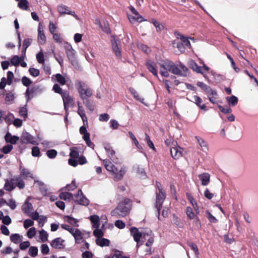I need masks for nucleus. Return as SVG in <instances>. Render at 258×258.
<instances>
[{
	"instance_id": "f257e3e1",
	"label": "nucleus",
	"mask_w": 258,
	"mask_h": 258,
	"mask_svg": "<svg viewBox=\"0 0 258 258\" xmlns=\"http://www.w3.org/2000/svg\"><path fill=\"white\" fill-rule=\"evenodd\" d=\"M131 233L135 241L137 243V247H139L146 240H147V242L146 245L147 247L151 246L154 242V238L152 236V232L150 230H148L146 233H143L140 232L138 229L133 227L131 229Z\"/></svg>"
},
{
	"instance_id": "f03ea898",
	"label": "nucleus",
	"mask_w": 258,
	"mask_h": 258,
	"mask_svg": "<svg viewBox=\"0 0 258 258\" xmlns=\"http://www.w3.org/2000/svg\"><path fill=\"white\" fill-rule=\"evenodd\" d=\"M131 209L130 200L128 199H124L120 202L114 210L111 212V215L116 218L124 217L127 215Z\"/></svg>"
},
{
	"instance_id": "7ed1b4c3",
	"label": "nucleus",
	"mask_w": 258,
	"mask_h": 258,
	"mask_svg": "<svg viewBox=\"0 0 258 258\" xmlns=\"http://www.w3.org/2000/svg\"><path fill=\"white\" fill-rule=\"evenodd\" d=\"M104 164L106 169L109 172L113 173L114 178L116 180H120L126 171V168L124 166L118 168L115 166L111 162L104 160Z\"/></svg>"
},
{
	"instance_id": "20e7f679",
	"label": "nucleus",
	"mask_w": 258,
	"mask_h": 258,
	"mask_svg": "<svg viewBox=\"0 0 258 258\" xmlns=\"http://www.w3.org/2000/svg\"><path fill=\"white\" fill-rule=\"evenodd\" d=\"M158 191L157 192L156 207L158 211V217L159 220H161L160 218V210L162 206V204L165 199V193L161 188V184H157Z\"/></svg>"
},
{
	"instance_id": "39448f33",
	"label": "nucleus",
	"mask_w": 258,
	"mask_h": 258,
	"mask_svg": "<svg viewBox=\"0 0 258 258\" xmlns=\"http://www.w3.org/2000/svg\"><path fill=\"white\" fill-rule=\"evenodd\" d=\"M131 13L128 14V19L130 23L134 24L136 22H142L145 20L143 17L141 16L138 11L133 7L130 6L128 7Z\"/></svg>"
},
{
	"instance_id": "423d86ee",
	"label": "nucleus",
	"mask_w": 258,
	"mask_h": 258,
	"mask_svg": "<svg viewBox=\"0 0 258 258\" xmlns=\"http://www.w3.org/2000/svg\"><path fill=\"white\" fill-rule=\"evenodd\" d=\"M64 49L69 59L71 61L72 64L74 66L78 65V62L76 60V51L73 49L72 45L66 43L64 45Z\"/></svg>"
},
{
	"instance_id": "0eeeda50",
	"label": "nucleus",
	"mask_w": 258,
	"mask_h": 258,
	"mask_svg": "<svg viewBox=\"0 0 258 258\" xmlns=\"http://www.w3.org/2000/svg\"><path fill=\"white\" fill-rule=\"evenodd\" d=\"M201 63L203 64V67H199L196 62L193 60H190L188 62L189 67L194 71L198 73H200L202 74L204 77H206L204 70H206V71H210V68L206 64H205L203 61L201 62Z\"/></svg>"
},
{
	"instance_id": "6e6552de",
	"label": "nucleus",
	"mask_w": 258,
	"mask_h": 258,
	"mask_svg": "<svg viewBox=\"0 0 258 258\" xmlns=\"http://www.w3.org/2000/svg\"><path fill=\"white\" fill-rule=\"evenodd\" d=\"M62 98L63 102L64 109L66 110V119H67V116L68 114V107L69 106L73 105L74 101L73 98L70 96L69 93L68 92H64L63 94H62Z\"/></svg>"
},
{
	"instance_id": "1a4fd4ad",
	"label": "nucleus",
	"mask_w": 258,
	"mask_h": 258,
	"mask_svg": "<svg viewBox=\"0 0 258 258\" xmlns=\"http://www.w3.org/2000/svg\"><path fill=\"white\" fill-rule=\"evenodd\" d=\"M76 86L82 98L85 99L91 96L92 92L91 90L82 83L79 82Z\"/></svg>"
},
{
	"instance_id": "9d476101",
	"label": "nucleus",
	"mask_w": 258,
	"mask_h": 258,
	"mask_svg": "<svg viewBox=\"0 0 258 258\" xmlns=\"http://www.w3.org/2000/svg\"><path fill=\"white\" fill-rule=\"evenodd\" d=\"M74 201L78 204L85 206H88L89 201L83 195L81 190H79L78 194L74 197Z\"/></svg>"
},
{
	"instance_id": "9b49d317",
	"label": "nucleus",
	"mask_w": 258,
	"mask_h": 258,
	"mask_svg": "<svg viewBox=\"0 0 258 258\" xmlns=\"http://www.w3.org/2000/svg\"><path fill=\"white\" fill-rule=\"evenodd\" d=\"M70 156V158L68 160L69 165L74 167L77 166L78 165L77 159L79 157V153L76 148L71 149Z\"/></svg>"
},
{
	"instance_id": "f8f14e48",
	"label": "nucleus",
	"mask_w": 258,
	"mask_h": 258,
	"mask_svg": "<svg viewBox=\"0 0 258 258\" xmlns=\"http://www.w3.org/2000/svg\"><path fill=\"white\" fill-rule=\"evenodd\" d=\"M95 23L98 25L103 32L106 33L110 32L109 24L105 18H101V19H97L95 20Z\"/></svg>"
},
{
	"instance_id": "ddd939ff",
	"label": "nucleus",
	"mask_w": 258,
	"mask_h": 258,
	"mask_svg": "<svg viewBox=\"0 0 258 258\" xmlns=\"http://www.w3.org/2000/svg\"><path fill=\"white\" fill-rule=\"evenodd\" d=\"M57 10L60 15L68 14L73 16L77 20H79L78 17L76 15L74 12L69 10V8L65 5H60L57 7Z\"/></svg>"
},
{
	"instance_id": "4468645a",
	"label": "nucleus",
	"mask_w": 258,
	"mask_h": 258,
	"mask_svg": "<svg viewBox=\"0 0 258 258\" xmlns=\"http://www.w3.org/2000/svg\"><path fill=\"white\" fill-rule=\"evenodd\" d=\"M146 66L148 70L152 73V74L156 77H158V68L159 65L158 63H156L152 60H148L146 62Z\"/></svg>"
},
{
	"instance_id": "2eb2a0df",
	"label": "nucleus",
	"mask_w": 258,
	"mask_h": 258,
	"mask_svg": "<svg viewBox=\"0 0 258 258\" xmlns=\"http://www.w3.org/2000/svg\"><path fill=\"white\" fill-rule=\"evenodd\" d=\"M168 62H169V60H162L158 62V64L160 67V73L161 75L164 77H167L169 76V71L168 68H167L166 64Z\"/></svg>"
},
{
	"instance_id": "dca6fc26",
	"label": "nucleus",
	"mask_w": 258,
	"mask_h": 258,
	"mask_svg": "<svg viewBox=\"0 0 258 258\" xmlns=\"http://www.w3.org/2000/svg\"><path fill=\"white\" fill-rule=\"evenodd\" d=\"M182 149L177 144L170 148V153L172 158L179 159L182 156Z\"/></svg>"
},
{
	"instance_id": "f3484780",
	"label": "nucleus",
	"mask_w": 258,
	"mask_h": 258,
	"mask_svg": "<svg viewBox=\"0 0 258 258\" xmlns=\"http://www.w3.org/2000/svg\"><path fill=\"white\" fill-rule=\"evenodd\" d=\"M112 48L116 56L119 58L121 57V47L119 42L115 39L111 40Z\"/></svg>"
},
{
	"instance_id": "a211bd4d",
	"label": "nucleus",
	"mask_w": 258,
	"mask_h": 258,
	"mask_svg": "<svg viewBox=\"0 0 258 258\" xmlns=\"http://www.w3.org/2000/svg\"><path fill=\"white\" fill-rule=\"evenodd\" d=\"M134 172L136 176L139 178L145 179L147 177V174L145 169L141 166L137 165L134 167Z\"/></svg>"
},
{
	"instance_id": "6ab92c4d",
	"label": "nucleus",
	"mask_w": 258,
	"mask_h": 258,
	"mask_svg": "<svg viewBox=\"0 0 258 258\" xmlns=\"http://www.w3.org/2000/svg\"><path fill=\"white\" fill-rule=\"evenodd\" d=\"M50 245L54 248L61 249L64 247L65 241L61 238H56L51 241Z\"/></svg>"
},
{
	"instance_id": "aec40b11",
	"label": "nucleus",
	"mask_w": 258,
	"mask_h": 258,
	"mask_svg": "<svg viewBox=\"0 0 258 258\" xmlns=\"http://www.w3.org/2000/svg\"><path fill=\"white\" fill-rule=\"evenodd\" d=\"M166 66L167 68H168V71L172 73L179 76H184V74L182 73L181 70L174 65L173 62L169 61V62H168Z\"/></svg>"
},
{
	"instance_id": "412c9836",
	"label": "nucleus",
	"mask_w": 258,
	"mask_h": 258,
	"mask_svg": "<svg viewBox=\"0 0 258 258\" xmlns=\"http://www.w3.org/2000/svg\"><path fill=\"white\" fill-rule=\"evenodd\" d=\"M46 36L43 31L42 26L41 24L38 27V41L41 44H44L46 42Z\"/></svg>"
},
{
	"instance_id": "4be33fe9",
	"label": "nucleus",
	"mask_w": 258,
	"mask_h": 258,
	"mask_svg": "<svg viewBox=\"0 0 258 258\" xmlns=\"http://www.w3.org/2000/svg\"><path fill=\"white\" fill-rule=\"evenodd\" d=\"M198 177L202 185L207 186L208 185L210 181V175L208 173H203L199 175Z\"/></svg>"
},
{
	"instance_id": "5701e85b",
	"label": "nucleus",
	"mask_w": 258,
	"mask_h": 258,
	"mask_svg": "<svg viewBox=\"0 0 258 258\" xmlns=\"http://www.w3.org/2000/svg\"><path fill=\"white\" fill-rule=\"evenodd\" d=\"M191 101L195 103L201 109L207 110V107L205 104H203L202 99L199 96L195 95L192 97Z\"/></svg>"
},
{
	"instance_id": "b1692460",
	"label": "nucleus",
	"mask_w": 258,
	"mask_h": 258,
	"mask_svg": "<svg viewBox=\"0 0 258 258\" xmlns=\"http://www.w3.org/2000/svg\"><path fill=\"white\" fill-rule=\"evenodd\" d=\"M175 35L177 39L181 40L182 42L183 43V45L186 47H188V48H190L191 45L189 41V39H190L194 41L195 39L194 38H191L185 37L183 35L178 32L175 33Z\"/></svg>"
},
{
	"instance_id": "393cba45",
	"label": "nucleus",
	"mask_w": 258,
	"mask_h": 258,
	"mask_svg": "<svg viewBox=\"0 0 258 258\" xmlns=\"http://www.w3.org/2000/svg\"><path fill=\"white\" fill-rule=\"evenodd\" d=\"M71 234L74 236L76 242L79 243L82 241L83 234L80 230L74 228L73 230H72Z\"/></svg>"
},
{
	"instance_id": "a878e982",
	"label": "nucleus",
	"mask_w": 258,
	"mask_h": 258,
	"mask_svg": "<svg viewBox=\"0 0 258 258\" xmlns=\"http://www.w3.org/2000/svg\"><path fill=\"white\" fill-rule=\"evenodd\" d=\"M29 199V198L27 199V201L23 205L22 207L23 212L27 215H29L33 210L32 204L28 201Z\"/></svg>"
},
{
	"instance_id": "bb28decb",
	"label": "nucleus",
	"mask_w": 258,
	"mask_h": 258,
	"mask_svg": "<svg viewBox=\"0 0 258 258\" xmlns=\"http://www.w3.org/2000/svg\"><path fill=\"white\" fill-rule=\"evenodd\" d=\"M5 140L7 143H10L11 145L15 144L19 140V137L12 136L10 133H8L5 136Z\"/></svg>"
},
{
	"instance_id": "cd10ccee",
	"label": "nucleus",
	"mask_w": 258,
	"mask_h": 258,
	"mask_svg": "<svg viewBox=\"0 0 258 258\" xmlns=\"http://www.w3.org/2000/svg\"><path fill=\"white\" fill-rule=\"evenodd\" d=\"M95 242L97 245L101 247L108 246L110 244L109 240L102 237L96 238Z\"/></svg>"
},
{
	"instance_id": "c85d7f7f",
	"label": "nucleus",
	"mask_w": 258,
	"mask_h": 258,
	"mask_svg": "<svg viewBox=\"0 0 258 258\" xmlns=\"http://www.w3.org/2000/svg\"><path fill=\"white\" fill-rule=\"evenodd\" d=\"M21 175L26 179L33 178V174L28 169L20 167Z\"/></svg>"
},
{
	"instance_id": "c756f323",
	"label": "nucleus",
	"mask_w": 258,
	"mask_h": 258,
	"mask_svg": "<svg viewBox=\"0 0 258 258\" xmlns=\"http://www.w3.org/2000/svg\"><path fill=\"white\" fill-rule=\"evenodd\" d=\"M89 219L91 222L92 226L94 228H99L100 225L99 217L98 216L94 215L89 217Z\"/></svg>"
},
{
	"instance_id": "7c9ffc66",
	"label": "nucleus",
	"mask_w": 258,
	"mask_h": 258,
	"mask_svg": "<svg viewBox=\"0 0 258 258\" xmlns=\"http://www.w3.org/2000/svg\"><path fill=\"white\" fill-rule=\"evenodd\" d=\"M22 139L24 141L32 144H36V142L34 141V138L28 133H24L23 134Z\"/></svg>"
},
{
	"instance_id": "2f4dec72",
	"label": "nucleus",
	"mask_w": 258,
	"mask_h": 258,
	"mask_svg": "<svg viewBox=\"0 0 258 258\" xmlns=\"http://www.w3.org/2000/svg\"><path fill=\"white\" fill-rule=\"evenodd\" d=\"M51 78L52 80H54V78H55L57 82L59 83L61 85H64L67 81V79L60 74H57L55 76H52Z\"/></svg>"
},
{
	"instance_id": "473e14b6",
	"label": "nucleus",
	"mask_w": 258,
	"mask_h": 258,
	"mask_svg": "<svg viewBox=\"0 0 258 258\" xmlns=\"http://www.w3.org/2000/svg\"><path fill=\"white\" fill-rule=\"evenodd\" d=\"M104 148L108 156L113 162H115V152L112 149V148L109 145H107L105 146Z\"/></svg>"
},
{
	"instance_id": "72a5a7b5",
	"label": "nucleus",
	"mask_w": 258,
	"mask_h": 258,
	"mask_svg": "<svg viewBox=\"0 0 258 258\" xmlns=\"http://www.w3.org/2000/svg\"><path fill=\"white\" fill-rule=\"evenodd\" d=\"M187 198L191 204L192 205L193 208L196 213V214H199V209L197 202L195 201L194 199L189 194H187Z\"/></svg>"
},
{
	"instance_id": "f704fd0d",
	"label": "nucleus",
	"mask_w": 258,
	"mask_h": 258,
	"mask_svg": "<svg viewBox=\"0 0 258 258\" xmlns=\"http://www.w3.org/2000/svg\"><path fill=\"white\" fill-rule=\"evenodd\" d=\"M196 138L199 144L201 146L202 150L204 152H207L208 151V146L206 142L202 139L196 137Z\"/></svg>"
},
{
	"instance_id": "c9c22d12",
	"label": "nucleus",
	"mask_w": 258,
	"mask_h": 258,
	"mask_svg": "<svg viewBox=\"0 0 258 258\" xmlns=\"http://www.w3.org/2000/svg\"><path fill=\"white\" fill-rule=\"evenodd\" d=\"M59 197L64 201H71L73 199L72 194L68 192H61L59 194Z\"/></svg>"
},
{
	"instance_id": "e433bc0d",
	"label": "nucleus",
	"mask_w": 258,
	"mask_h": 258,
	"mask_svg": "<svg viewBox=\"0 0 258 258\" xmlns=\"http://www.w3.org/2000/svg\"><path fill=\"white\" fill-rule=\"evenodd\" d=\"M10 239L12 242L18 244L22 241V236L17 233L13 234L10 236Z\"/></svg>"
},
{
	"instance_id": "4c0bfd02",
	"label": "nucleus",
	"mask_w": 258,
	"mask_h": 258,
	"mask_svg": "<svg viewBox=\"0 0 258 258\" xmlns=\"http://www.w3.org/2000/svg\"><path fill=\"white\" fill-rule=\"evenodd\" d=\"M38 253V249L36 246H30L28 250V254L30 256L35 257L37 256Z\"/></svg>"
},
{
	"instance_id": "58836bf2",
	"label": "nucleus",
	"mask_w": 258,
	"mask_h": 258,
	"mask_svg": "<svg viewBox=\"0 0 258 258\" xmlns=\"http://www.w3.org/2000/svg\"><path fill=\"white\" fill-rule=\"evenodd\" d=\"M48 235L47 233L43 229L39 231V237L42 242L47 241Z\"/></svg>"
},
{
	"instance_id": "ea45409f",
	"label": "nucleus",
	"mask_w": 258,
	"mask_h": 258,
	"mask_svg": "<svg viewBox=\"0 0 258 258\" xmlns=\"http://www.w3.org/2000/svg\"><path fill=\"white\" fill-rule=\"evenodd\" d=\"M186 213L187 217L190 219H194L197 215L193 212L192 208L189 207L186 208Z\"/></svg>"
},
{
	"instance_id": "a19ab883",
	"label": "nucleus",
	"mask_w": 258,
	"mask_h": 258,
	"mask_svg": "<svg viewBox=\"0 0 258 258\" xmlns=\"http://www.w3.org/2000/svg\"><path fill=\"white\" fill-rule=\"evenodd\" d=\"M21 60H22V57L15 55L11 58V62L13 65L18 66L20 64Z\"/></svg>"
},
{
	"instance_id": "79ce46f5",
	"label": "nucleus",
	"mask_w": 258,
	"mask_h": 258,
	"mask_svg": "<svg viewBox=\"0 0 258 258\" xmlns=\"http://www.w3.org/2000/svg\"><path fill=\"white\" fill-rule=\"evenodd\" d=\"M15 187L13 180H8L6 182L4 188L6 190L11 191Z\"/></svg>"
},
{
	"instance_id": "37998d69",
	"label": "nucleus",
	"mask_w": 258,
	"mask_h": 258,
	"mask_svg": "<svg viewBox=\"0 0 258 258\" xmlns=\"http://www.w3.org/2000/svg\"><path fill=\"white\" fill-rule=\"evenodd\" d=\"M130 90L136 99L144 103V99L136 90L134 89H130Z\"/></svg>"
},
{
	"instance_id": "c03bdc74",
	"label": "nucleus",
	"mask_w": 258,
	"mask_h": 258,
	"mask_svg": "<svg viewBox=\"0 0 258 258\" xmlns=\"http://www.w3.org/2000/svg\"><path fill=\"white\" fill-rule=\"evenodd\" d=\"M226 100L228 102L229 104L232 106L235 105L238 102V99L235 96H232L229 97H227Z\"/></svg>"
},
{
	"instance_id": "a18cd8bd",
	"label": "nucleus",
	"mask_w": 258,
	"mask_h": 258,
	"mask_svg": "<svg viewBox=\"0 0 258 258\" xmlns=\"http://www.w3.org/2000/svg\"><path fill=\"white\" fill-rule=\"evenodd\" d=\"M80 133L83 135V139L88 138L90 137V134L87 132L86 127L82 126L80 128Z\"/></svg>"
},
{
	"instance_id": "49530a36",
	"label": "nucleus",
	"mask_w": 258,
	"mask_h": 258,
	"mask_svg": "<svg viewBox=\"0 0 258 258\" xmlns=\"http://www.w3.org/2000/svg\"><path fill=\"white\" fill-rule=\"evenodd\" d=\"M206 214L208 219L210 222L216 223L218 222V219H217L213 215H212L209 211H206Z\"/></svg>"
},
{
	"instance_id": "de8ad7c7",
	"label": "nucleus",
	"mask_w": 258,
	"mask_h": 258,
	"mask_svg": "<svg viewBox=\"0 0 258 258\" xmlns=\"http://www.w3.org/2000/svg\"><path fill=\"white\" fill-rule=\"evenodd\" d=\"M36 232L37 231L35 227H31L28 230L26 235L29 238H32L36 235Z\"/></svg>"
},
{
	"instance_id": "09e8293b",
	"label": "nucleus",
	"mask_w": 258,
	"mask_h": 258,
	"mask_svg": "<svg viewBox=\"0 0 258 258\" xmlns=\"http://www.w3.org/2000/svg\"><path fill=\"white\" fill-rule=\"evenodd\" d=\"M104 258H128L125 256H123L121 253L118 251H115V252L110 255H106Z\"/></svg>"
},
{
	"instance_id": "8fccbe9b",
	"label": "nucleus",
	"mask_w": 258,
	"mask_h": 258,
	"mask_svg": "<svg viewBox=\"0 0 258 258\" xmlns=\"http://www.w3.org/2000/svg\"><path fill=\"white\" fill-rule=\"evenodd\" d=\"M28 2L27 0H20L18 3V6L21 9L26 10L28 9Z\"/></svg>"
},
{
	"instance_id": "3c124183",
	"label": "nucleus",
	"mask_w": 258,
	"mask_h": 258,
	"mask_svg": "<svg viewBox=\"0 0 258 258\" xmlns=\"http://www.w3.org/2000/svg\"><path fill=\"white\" fill-rule=\"evenodd\" d=\"M36 57L38 63H43L44 62V55L42 51L36 54Z\"/></svg>"
},
{
	"instance_id": "603ef678",
	"label": "nucleus",
	"mask_w": 258,
	"mask_h": 258,
	"mask_svg": "<svg viewBox=\"0 0 258 258\" xmlns=\"http://www.w3.org/2000/svg\"><path fill=\"white\" fill-rule=\"evenodd\" d=\"M64 221L70 223L72 225H76L77 224L78 220L70 216H66L64 218Z\"/></svg>"
},
{
	"instance_id": "864d4df0",
	"label": "nucleus",
	"mask_w": 258,
	"mask_h": 258,
	"mask_svg": "<svg viewBox=\"0 0 258 258\" xmlns=\"http://www.w3.org/2000/svg\"><path fill=\"white\" fill-rule=\"evenodd\" d=\"M15 99L14 94L12 92L7 94L5 101L8 103H11Z\"/></svg>"
},
{
	"instance_id": "5fc2aeb1",
	"label": "nucleus",
	"mask_w": 258,
	"mask_h": 258,
	"mask_svg": "<svg viewBox=\"0 0 258 258\" xmlns=\"http://www.w3.org/2000/svg\"><path fill=\"white\" fill-rule=\"evenodd\" d=\"M95 229L93 231V235L97 238L102 237L103 236V232L101 229H99V228H95Z\"/></svg>"
},
{
	"instance_id": "6e6d98bb",
	"label": "nucleus",
	"mask_w": 258,
	"mask_h": 258,
	"mask_svg": "<svg viewBox=\"0 0 258 258\" xmlns=\"http://www.w3.org/2000/svg\"><path fill=\"white\" fill-rule=\"evenodd\" d=\"M13 149V147L12 145H7L2 149V151L4 154H8Z\"/></svg>"
},
{
	"instance_id": "4d7b16f0",
	"label": "nucleus",
	"mask_w": 258,
	"mask_h": 258,
	"mask_svg": "<svg viewBox=\"0 0 258 258\" xmlns=\"http://www.w3.org/2000/svg\"><path fill=\"white\" fill-rule=\"evenodd\" d=\"M100 225H101V229H103L105 226V224L107 222V218L106 215H102L100 218H99Z\"/></svg>"
},
{
	"instance_id": "13d9d810",
	"label": "nucleus",
	"mask_w": 258,
	"mask_h": 258,
	"mask_svg": "<svg viewBox=\"0 0 258 258\" xmlns=\"http://www.w3.org/2000/svg\"><path fill=\"white\" fill-rule=\"evenodd\" d=\"M34 222L31 219H26L24 221V227L27 229L34 225Z\"/></svg>"
},
{
	"instance_id": "bf43d9fd",
	"label": "nucleus",
	"mask_w": 258,
	"mask_h": 258,
	"mask_svg": "<svg viewBox=\"0 0 258 258\" xmlns=\"http://www.w3.org/2000/svg\"><path fill=\"white\" fill-rule=\"evenodd\" d=\"M22 83L23 85L28 87L32 83V81L30 79L24 76L22 78Z\"/></svg>"
},
{
	"instance_id": "052dcab7",
	"label": "nucleus",
	"mask_w": 258,
	"mask_h": 258,
	"mask_svg": "<svg viewBox=\"0 0 258 258\" xmlns=\"http://www.w3.org/2000/svg\"><path fill=\"white\" fill-rule=\"evenodd\" d=\"M46 154L49 158H54L57 155V152L55 150H49L47 151Z\"/></svg>"
},
{
	"instance_id": "680f3d73",
	"label": "nucleus",
	"mask_w": 258,
	"mask_h": 258,
	"mask_svg": "<svg viewBox=\"0 0 258 258\" xmlns=\"http://www.w3.org/2000/svg\"><path fill=\"white\" fill-rule=\"evenodd\" d=\"M30 245V243L29 241H23V242H21L19 246H20V248L21 250H25L26 248L29 247Z\"/></svg>"
},
{
	"instance_id": "e2e57ef3",
	"label": "nucleus",
	"mask_w": 258,
	"mask_h": 258,
	"mask_svg": "<svg viewBox=\"0 0 258 258\" xmlns=\"http://www.w3.org/2000/svg\"><path fill=\"white\" fill-rule=\"evenodd\" d=\"M173 45L174 47H177L180 52L184 51L183 45L182 43L174 41L173 43Z\"/></svg>"
},
{
	"instance_id": "0e129e2a",
	"label": "nucleus",
	"mask_w": 258,
	"mask_h": 258,
	"mask_svg": "<svg viewBox=\"0 0 258 258\" xmlns=\"http://www.w3.org/2000/svg\"><path fill=\"white\" fill-rule=\"evenodd\" d=\"M52 35L53 39L55 42L58 43H61L62 42V39L59 34L55 33Z\"/></svg>"
},
{
	"instance_id": "69168bd1",
	"label": "nucleus",
	"mask_w": 258,
	"mask_h": 258,
	"mask_svg": "<svg viewBox=\"0 0 258 258\" xmlns=\"http://www.w3.org/2000/svg\"><path fill=\"white\" fill-rule=\"evenodd\" d=\"M41 251L44 254H47L49 253V248L47 244H43L41 246Z\"/></svg>"
},
{
	"instance_id": "338daca9",
	"label": "nucleus",
	"mask_w": 258,
	"mask_h": 258,
	"mask_svg": "<svg viewBox=\"0 0 258 258\" xmlns=\"http://www.w3.org/2000/svg\"><path fill=\"white\" fill-rule=\"evenodd\" d=\"M29 73L33 77H37L39 75V70L35 68H30L29 70Z\"/></svg>"
},
{
	"instance_id": "774afa93",
	"label": "nucleus",
	"mask_w": 258,
	"mask_h": 258,
	"mask_svg": "<svg viewBox=\"0 0 258 258\" xmlns=\"http://www.w3.org/2000/svg\"><path fill=\"white\" fill-rule=\"evenodd\" d=\"M13 78H14L13 73L11 71H9L7 73V84L9 85L11 84V83H12Z\"/></svg>"
}]
</instances>
